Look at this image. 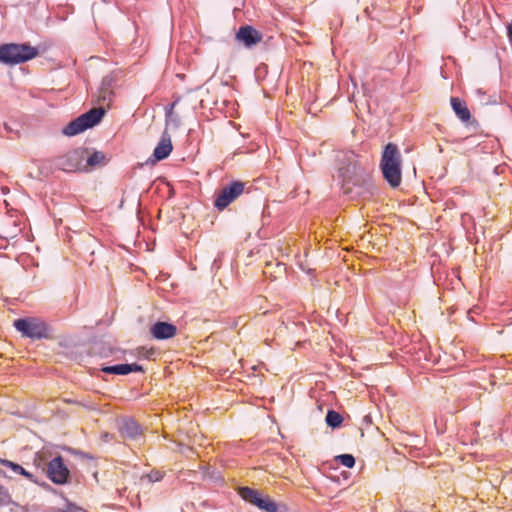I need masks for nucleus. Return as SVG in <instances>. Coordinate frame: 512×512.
<instances>
[{"instance_id":"f257e3e1","label":"nucleus","mask_w":512,"mask_h":512,"mask_svg":"<svg viewBox=\"0 0 512 512\" xmlns=\"http://www.w3.org/2000/svg\"><path fill=\"white\" fill-rule=\"evenodd\" d=\"M345 164L339 167V176L342 179V190L344 194L364 196L371 194L370 174L358 160L354 152L345 154Z\"/></svg>"},{"instance_id":"f03ea898","label":"nucleus","mask_w":512,"mask_h":512,"mask_svg":"<svg viewBox=\"0 0 512 512\" xmlns=\"http://www.w3.org/2000/svg\"><path fill=\"white\" fill-rule=\"evenodd\" d=\"M380 169L383 178L392 188H397L402 182V156L394 143H388L382 152Z\"/></svg>"},{"instance_id":"7ed1b4c3","label":"nucleus","mask_w":512,"mask_h":512,"mask_svg":"<svg viewBox=\"0 0 512 512\" xmlns=\"http://www.w3.org/2000/svg\"><path fill=\"white\" fill-rule=\"evenodd\" d=\"M38 54L36 48L29 44L8 43L0 45V63L16 65L35 58Z\"/></svg>"},{"instance_id":"20e7f679","label":"nucleus","mask_w":512,"mask_h":512,"mask_svg":"<svg viewBox=\"0 0 512 512\" xmlns=\"http://www.w3.org/2000/svg\"><path fill=\"white\" fill-rule=\"evenodd\" d=\"M104 114L105 110L103 108H92L88 112L68 123L63 128L62 133L66 136H75L98 124Z\"/></svg>"},{"instance_id":"39448f33","label":"nucleus","mask_w":512,"mask_h":512,"mask_svg":"<svg viewBox=\"0 0 512 512\" xmlns=\"http://www.w3.org/2000/svg\"><path fill=\"white\" fill-rule=\"evenodd\" d=\"M15 329L22 334V336L39 340L49 337V328L47 324L36 317L19 318L14 321Z\"/></svg>"},{"instance_id":"423d86ee","label":"nucleus","mask_w":512,"mask_h":512,"mask_svg":"<svg viewBox=\"0 0 512 512\" xmlns=\"http://www.w3.org/2000/svg\"><path fill=\"white\" fill-rule=\"evenodd\" d=\"M238 494L246 502L256 506L264 512H279V505L269 496L260 494L250 487H239Z\"/></svg>"},{"instance_id":"0eeeda50","label":"nucleus","mask_w":512,"mask_h":512,"mask_svg":"<svg viewBox=\"0 0 512 512\" xmlns=\"http://www.w3.org/2000/svg\"><path fill=\"white\" fill-rule=\"evenodd\" d=\"M45 472L48 479L54 484L64 485L69 481L70 471L60 455L54 457L47 463Z\"/></svg>"},{"instance_id":"6e6552de","label":"nucleus","mask_w":512,"mask_h":512,"mask_svg":"<svg viewBox=\"0 0 512 512\" xmlns=\"http://www.w3.org/2000/svg\"><path fill=\"white\" fill-rule=\"evenodd\" d=\"M244 191V183L234 181L229 185L223 187L216 195L214 206L222 211L228 207L234 200H236Z\"/></svg>"},{"instance_id":"1a4fd4ad","label":"nucleus","mask_w":512,"mask_h":512,"mask_svg":"<svg viewBox=\"0 0 512 512\" xmlns=\"http://www.w3.org/2000/svg\"><path fill=\"white\" fill-rule=\"evenodd\" d=\"M84 152L79 149H74L66 154L57 157L53 165L55 168L64 172H75L81 169V162L83 160Z\"/></svg>"},{"instance_id":"9d476101","label":"nucleus","mask_w":512,"mask_h":512,"mask_svg":"<svg viewBox=\"0 0 512 512\" xmlns=\"http://www.w3.org/2000/svg\"><path fill=\"white\" fill-rule=\"evenodd\" d=\"M114 85L115 79L113 76H105L102 79L101 85L98 90L97 101L101 105L99 108H109L114 100Z\"/></svg>"},{"instance_id":"9b49d317","label":"nucleus","mask_w":512,"mask_h":512,"mask_svg":"<svg viewBox=\"0 0 512 512\" xmlns=\"http://www.w3.org/2000/svg\"><path fill=\"white\" fill-rule=\"evenodd\" d=\"M235 39L245 47L251 48L261 42L262 34L252 26L245 25L236 32Z\"/></svg>"},{"instance_id":"f8f14e48","label":"nucleus","mask_w":512,"mask_h":512,"mask_svg":"<svg viewBox=\"0 0 512 512\" xmlns=\"http://www.w3.org/2000/svg\"><path fill=\"white\" fill-rule=\"evenodd\" d=\"M150 333L154 339L166 340L176 335L177 327L171 323L158 321L151 326Z\"/></svg>"},{"instance_id":"ddd939ff","label":"nucleus","mask_w":512,"mask_h":512,"mask_svg":"<svg viewBox=\"0 0 512 512\" xmlns=\"http://www.w3.org/2000/svg\"><path fill=\"white\" fill-rule=\"evenodd\" d=\"M120 434L125 439L135 440L141 436L139 424L132 418H124L119 426Z\"/></svg>"},{"instance_id":"4468645a","label":"nucleus","mask_w":512,"mask_h":512,"mask_svg":"<svg viewBox=\"0 0 512 512\" xmlns=\"http://www.w3.org/2000/svg\"><path fill=\"white\" fill-rule=\"evenodd\" d=\"M172 149L171 137L167 131H164L159 143L154 149L153 157L156 161H161L170 155Z\"/></svg>"},{"instance_id":"2eb2a0df","label":"nucleus","mask_w":512,"mask_h":512,"mask_svg":"<svg viewBox=\"0 0 512 512\" xmlns=\"http://www.w3.org/2000/svg\"><path fill=\"white\" fill-rule=\"evenodd\" d=\"M101 370L106 374L127 375L131 372H143V367L136 363L118 364L113 366H104Z\"/></svg>"},{"instance_id":"dca6fc26","label":"nucleus","mask_w":512,"mask_h":512,"mask_svg":"<svg viewBox=\"0 0 512 512\" xmlns=\"http://www.w3.org/2000/svg\"><path fill=\"white\" fill-rule=\"evenodd\" d=\"M451 106L455 114L463 122H467L471 118V113L466 104L457 97L451 98Z\"/></svg>"},{"instance_id":"f3484780","label":"nucleus","mask_w":512,"mask_h":512,"mask_svg":"<svg viewBox=\"0 0 512 512\" xmlns=\"http://www.w3.org/2000/svg\"><path fill=\"white\" fill-rule=\"evenodd\" d=\"M108 159L106 155L101 151H95L86 160V165L90 168L102 167L106 165Z\"/></svg>"},{"instance_id":"a211bd4d","label":"nucleus","mask_w":512,"mask_h":512,"mask_svg":"<svg viewBox=\"0 0 512 512\" xmlns=\"http://www.w3.org/2000/svg\"><path fill=\"white\" fill-rule=\"evenodd\" d=\"M343 417L334 410H329L326 415V423L331 428H337L341 425Z\"/></svg>"},{"instance_id":"6ab92c4d","label":"nucleus","mask_w":512,"mask_h":512,"mask_svg":"<svg viewBox=\"0 0 512 512\" xmlns=\"http://www.w3.org/2000/svg\"><path fill=\"white\" fill-rule=\"evenodd\" d=\"M0 463L10 469L13 475H19V473H22L23 467L19 465L18 463L12 462L10 460L6 459H0Z\"/></svg>"},{"instance_id":"aec40b11","label":"nucleus","mask_w":512,"mask_h":512,"mask_svg":"<svg viewBox=\"0 0 512 512\" xmlns=\"http://www.w3.org/2000/svg\"><path fill=\"white\" fill-rule=\"evenodd\" d=\"M336 460L347 468H352L355 465V458L351 454L338 455Z\"/></svg>"},{"instance_id":"412c9836","label":"nucleus","mask_w":512,"mask_h":512,"mask_svg":"<svg viewBox=\"0 0 512 512\" xmlns=\"http://www.w3.org/2000/svg\"><path fill=\"white\" fill-rule=\"evenodd\" d=\"M46 512H87L86 510L69 503L65 508H50Z\"/></svg>"},{"instance_id":"4be33fe9","label":"nucleus","mask_w":512,"mask_h":512,"mask_svg":"<svg viewBox=\"0 0 512 512\" xmlns=\"http://www.w3.org/2000/svg\"><path fill=\"white\" fill-rule=\"evenodd\" d=\"M147 478L150 482H158V481L162 480L163 473L160 471H152L151 473H149L147 475Z\"/></svg>"},{"instance_id":"5701e85b","label":"nucleus","mask_w":512,"mask_h":512,"mask_svg":"<svg viewBox=\"0 0 512 512\" xmlns=\"http://www.w3.org/2000/svg\"><path fill=\"white\" fill-rule=\"evenodd\" d=\"M10 502V495L8 491L0 486V503L1 504H7Z\"/></svg>"},{"instance_id":"b1692460","label":"nucleus","mask_w":512,"mask_h":512,"mask_svg":"<svg viewBox=\"0 0 512 512\" xmlns=\"http://www.w3.org/2000/svg\"><path fill=\"white\" fill-rule=\"evenodd\" d=\"M19 475L24 476L27 480L33 483H39L38 477H36L34 474L27 471L25 468H23L22 473H19Z\"/></svg>"},{"instance_id":"393cba45","label":"nucleus","mask_w":512,"mask_h":512,"mask_svg":"<svg viewBox=\"0 0 512 512\" xmlns=\"http://www.w3.org/2000/svg\"><path fill=\"white\" fill-rule=\"evenodd\" d=\"M507 36L510 43L512 44V22L507 27Z\"/></svg>"},{"instance_id":"a878e982","label":"nucleus","mask_w":512,"mask_h":512,"mask_svg":"<svg viewBox=\"0 0 512 512\" xmlns=\"http://www.w3.org/2000/svg\"><path fill=\"white\" fill-rule=\"evenodd\" d=\"M175 103L171 104L170 110L167 112V116H169L172 113V109L174 107Z\"/></svg>"},{"instance_id":"bb28decb","label":"nucleus","mask_w":512,"mask_h":512,"mask_svg":"<svg viewBox=\"0 0 512 512\" xmlns=\"http://www.w3.org/2000/svg\"><path fill=\"white\" fill-rule=\"evenodd\" d=\"M0 474H3V475H5V476H6V474H5V473H3L1 470H0Z\"/></svg>"}]
</instances>
